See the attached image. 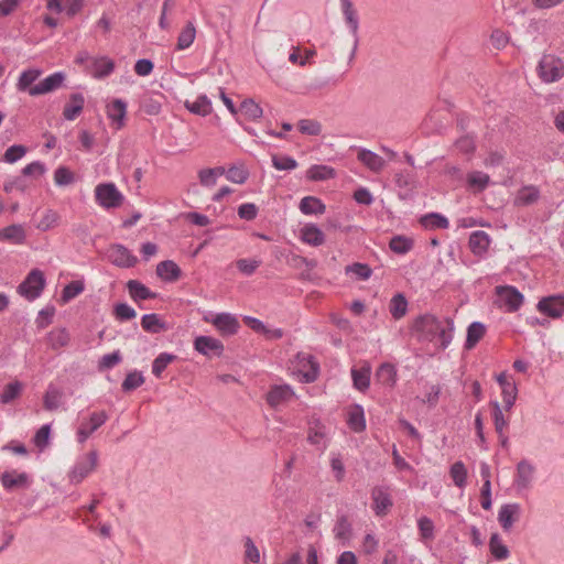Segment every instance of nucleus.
Instances as JSON below:
<instances>
[{"label": "nucleus", "instance_id": "f257e3e1", "mask_svg": "<svg viewBox=\"0 0 564 564\" xmlns=\"http://www.w3.org/2000/svg\"><path fill=\"white\" fill-rule=\"evenodd\" d=\"M413 332L416 334L417 340L434 343L438 340V346L446 349L453 340L454 321L446 317L438 319L433 314H423L417 316L413 322Z\"/></svg>", "mask_w": 564, "mask_h": 564}, {"label": "nucleus", "instance_id": "f03ea898", "mask_svg": "<svg viewBox=\"0 0 564 564\" xmlns=\"http://www.w3.org/2000/svg\"><path fill=\"white\" fill-rule=\"evenodd\" d=\"M538 76L545 84L558 82L564 77V62L552 54H544L536 67Z\"/></svg>", "mask_w": 564, "mask_h": 564}, {"label": "nucleus", "instance_id": "7ed1b4c3", "mask_svg": "<svg viewBox=\"0 0 564 564\" xmlns=\"http://www.w3.org/2000/svg\"><path fill=\"white\" fill-rule=\"evenodd\" d=\"M45 276L39 269H33L18 286V293L28 301L37 299L45 288Z\"/></svg>", "mask_w": 564, "mask_h": 564}, {"label": "nucleus", "instance_id": "20e7f679", "mask_svg": "<svg viewBox=\"0 0 564 564\" xmlns=\"http://www.w3.org/2000/svg\"><path fill=\"white\" fill-rule=\"evenodd\" d=\"M98 463L97 451H90L86 455L80 456L68 474L72 484H80L91 471L95 470Z\"/></svg>", "mask_w": 564, "mask_h": 564}, {"label": "nucleus", "instance_id": "39448f33", "mask_svg": "<svg viewBox=\"0 0 564 564\" xmlns=\"http://www.w3.org/2000/svg\"><path fill=\"white\" fill-rule=\"evenodd\" d=\"M95 196L97 203L104 208L119 207L123 202V195L113 183H102L96 186Z\"/></svg>", "mask_w": 564, "mask_h": 564}, {"label": "nucleus", "instance_id": "423d86ee", "mask_svg": "<svg viewBox=\"0 0 564 564\" xmlns=\"http://www.w3.org/2000/svg\"><path fill=\"white\" fill-rule=\"evenodd\" d=\"M107 420L108 414L106 411L93 412L87 419H83L76 433L78 443H85Z\"/></svg>", "mask_w": 564, "mask_h": 564}, {"label": "nucleus", "instance_id": "0eeeda50", "mask_svg": "<svg viewBox=\"0 0 564 564\" xmlns=\"http://www.w3.org/2000/svg\"><path fill=\"white\" fill-rule=\"evenodd\" d=\"M340 7L344 14V19L346 24L348 25L351 35L354 36V46L349 56L351 61L357 52L359 37H358V29H359V19L356 9L351 0H340Z\"/></svg>", "mask_w": 564, "mask_h": 564}, {"label": "nucleus", "instance_id": "6e6552de", "mask_svg": "<svg viewBox=\"0 0 564 564\" xmlns=\"http://www.w3.org/2000/svg\"><path fill=\"white\" fill-rule=\"evenodd\" d=\"M194 349L207 358H213L220 357L225 347L219 339L202 335L194 339Z\"/></svg>", "mask_w": 564, "mask_h": 564}, {"label": "nucleus", "instance_id": "1a4fd4ad", "mask_svg": "<svg viewBox=\"0 0 564 564\" xmlns=\"http://www.w3.org/2000/svg\"><path fill=\"white\" fill-rule=\"evenodd\" d=\"M0 482L7 491H17L28 489L32 481L24 471L7 470L1 474Z\"/></svg>", "mask_w": 564, "mask_h": 564}, {"label": "nucleus", "instance_id": "9d476101", "mask_svg": "<svg viewBox=\"0 0 564 564\" xmlns=\"http://www.w3.org/2000/svg\"><path fill=\"white\" fill-rule=\"evenodd\" d=\"M372 509L378 517H383L392 507L390 489L387 486H376L371 490Z\"/></svg>", "mask_w": 564, "mask_h": 564}, {"label": "nucleus", "instance_id": "9b49d317", "mask_svg": "<svg viewBox=\"0 0 564 564\" xmlns=\"http://www.w3.org/2000/svg\"><path fill=\"white\" fill-rule=\"evenodd\" d=\"M536 308L540 313L551 317V318H560L564 315V295H551L541 299Z\"/></svg>", "mask_w": 564, "mask_h": 564}, {"label": "nucleus", "instance_id": "f8f14e48", "mask_svg": "<svg viewBox=\"0 0 564 564\" xmlns=\"http://www.w3.org/2000/svg\"><path fill=\"white\" fill-rule=\"evenodd\" d=\"M496 290L507 312L513 313L521 307L523 295L514 286H497Z\"/></svg>", "mask_w": 564, "mask_h": 564}, {"label": "nucleus", "instance_id": "ddd939ff", "mask_svg": "<svg viewBox=\"0 0 564 564\" xmlns=\"http://www.w3.org/2000/svg\"><path fill=\"white\" fill-rule=\"evenodd\" d=\"M111 263L119 268H132L137 264L138 258L123 245L116 243L109 249Z\"/></svg>", "mask_w": 564, "mask_h": 564}, {"label": "nucleus", "instance_id": "4468645a", "mask_svg": "<svg viewBox=\"0 0 564 564\" xmlns=\"http://www.w3.org/2000/svg\"><path fill=\"white\" fill-rule=\"evenodd\" d=\"M535 467L527 459H522L517 465L513 485L518 490L529 489L533 481Z\"/></svg>", "mask_w": 564, "mask_h": 564}, {"label": "nucleus", "instance_id": "2eb2a0df", "mask_svg": "<svg viewBox=\"0 0 564 564\" xmlns=\"http://www.w3.org/2000/svg\"><path fill=\"white\" fill-rule=\"evenodd\" d=\"M294 397V391L289 384H275L270 388L265 400L271 408H276L289 402Z\"/></svg>", "mask_w": 564, "mask_h": 564}, {"label": "nucleus", "instance_id": "dca6fc26", "mask_svg": "<svg viewBox=\"0 0 564 564\" xmlns=\"http://www.w3.org/2000/svg\"><path fill=\"white\" fill-rule=\"evenodd\" d=\"M65 80V74L56 72L51 74L30 89V96L44 95L59 88Z\"/></svg>", "mask_w": 564, "mask_h": 564}, {"label": "nucleus", "instance_id": "f3484780", "mask_svg": "<svg viewBox=\"0 0 564 564\" xmlns=\"http://www.w3.org/2000/svg\"><path fill=\"white\" fill-rule=\"evenodd\" d=\"M107 116L111 121V126L116 130H120L124 126L127 102L119 98L113 99L107 105Z\"/></svg>", "mask_w": 564, "mask_h": 564}, {"label": "nucleus", "instance_id": "a211bd4d", "mask_svg": "<svg viewBox=\"0 0 564 564\" xmlns=\"http://www.w3.org/2000/svg\"><path fill=\"white\" fill-rule=\"evenodd\" d=\"M376 381L389 389H393L398 381V369L393 364H381L375 373Z\"/></svg>", "mask_w": 564, "mask_h": 564}, {"label": "nucleus", "instance_id": "6ab92c4d", "mask_svg": "<svg viewBox=\"0 0 564 564\" xmlns=\"http://www.w3.org/2000/svg\"><path fill=\"white\" fill-rule=\"evenodd\" d=\"M520 511L521 508L518 503H506L500 507L498 521L505 531H510L514 522L519 520Z\"/></svg>", "mask_w": 564, "mask_h": 564}, {"label": "nucleus", "instance_id": "aec40b11", "mask_svg": "<svg viewBox=\"0 0 564 564\" xmlns=\"http://www.w3.org/2000/svg\"><path fill=\"white\" fill-rule=\"evenodd\" d=\"M212 323L225 336L235 335L239 329L238 319L229 313L217 314Z\"/></svg>", "mask_w": 564, "mask_h": 564}, {"label": "nucleus", "instance_id": "412c9836", "mask_svg": "<svg viewBox=\"0 0 564 564\" xmlns=\"http://www.w3.org/2000/svg\"><path fill=\"white\" fill-rule=\"evenodd\" d=\"M83 6H84L83 0H48L47 1L48 10L55 11L57 13L65 11L69 18L75 17L83 9Z\"/></svg>", "mask_w": 564, "mask_h": 564}, {"label": "nucleus", "instance_id": "4be33fe9", "mask_svg": "<svg viewBox=\"0 0 564 564\" xmlns=\"http://www.w3.org/2000/svg\"><path fill=\"white\" fill-rule=\"evenodd\" d=\"M300 239L312 247H319L325 242L324 232L315 224H305L300 230Z\"/></svg>", "mask_w": 564, "mask_h": 564}, {"label": "nucleus", "instance_id": "5701e85b", "mask_svg": "<svg viewBox=\"0 0 564 564\" xmlns=\"http://www.w3.org/2000/svg\"><path fill=\"white\" fill-rule=\"evenodd\" d=\"M470 251L477 256L482 257L487 253L489 245H490V237L487 232L482 230H477L471 232L468 241Z\"/></svg>", "mask_w": 564, "mask_h": 564}, {"label": "nucleus", "instance_id": "b1692460", "mask_svg": "<svg viewBox=\"0 0 564 564\" xmlns=\"http://www.w3.org/2000/svg\"><path fill=\"white\" fill-rule=\"evenodd\" d=\"M540 198V189L534 185L522 186L514 197V206L524 207L535 204Z\"/></svg>", "mask_w": 564, "mask_h": 564}, {"label": "nucleus", "instance_id": "393cba45", "mask_svg": "<svg viewBox=\"0 0 564 564\" xmlns=\"http://www.w3.org/2000/svg\"><path fill=\"white\" fill-rule=\"evenodd\" d=\"M130 297L134 302L156 299L158 294L138 280H129L126 284Z\"/></svg>", "mask_w": 564, "mask_h": 564}, {"label": "nucleus", "instance_id": "a878e982", "mask_svg": "<svg viewBox=\"0 0 564 564\" xmlns=\"http://www.w3.org/2000/svg\"><path fill=\"white\" fill-rule=\"evenodd\" d=\"M156 274L165 282H175L180 279L182 271L174 261L164 260L156 265Z\"/></svg>", "mask_w": 564, "mask_h": 564}, {"label": "nucleus", "instance_id": "bb28decb", "mask_svg": "<svg viewBox=\"0 0 564 564\" xmlns=\"http://www.w3.org/2000/svg\"><path fill=\"white\" fill-rule=\"evenodd\" d=\"M85 98L82 94L75 93L69 96V101L64 106L63 117L66 120H75L83 111Z\"/></svg>", "mask_w": 564, "mask_h": 564}, {"label": "nucleus", "instance_id": "cd10ccee", "mask_svg": "<svg viewBox=\"0 0 564 564\" xmlns=\"http://www.w3.org/2000/svg\"><path fill=\"white\" fill-rule=\"evenodd\" d=\"M184 107L189 112L202 117H206L213 111L212 100L206 95H199L194 101L186 100Z\"/></svg>", "mask_w": 564, "mask_h": 564}, {"label": "nucleus", "instance_id": "c85d7f7f", "mask_svg": "<svg viewBox=\"0 0 564 564\" xmlns=\"http://www.w3.org/2000/svg\"><path fill=\"white\" fill-rule=\"evenodd\" d=\"M347 424L356 433L366 430V419L364 408L360 404H354L348 411Z\"/></svg>", "mask_w": 564, "mask_h": 564}, {"label": "nucleus", "instance_id": "c756f323", "mask_svg": "<svg viewBox=\"0 0 564 564\" xmlns=\"http://www.w3.org/2000/svg\"><path fill=\"white\" fill-rule=\"evenodd\" d=\"M358 160L372 172H380L384 167V160L377 153L361 149L357 155Z\"/></svg>", "mask_w": 564, "mask_h": 564}, {"label": "nucleus", "instance_id": "7c9ffc66", "mask_svg": "<svg viewBox=\"0 0 564 564\" xmlns=\"http://www.w3.org/2000/svg\"><path fill=\"white\" fill-rule=\"evenodd\" d=\"M141 326L151 334H159L167 329L166 323L155 313L144 314L141 318Z\"/></svg>", "mask_w": 564, "mask_h": 564}, {"label": "nucleus", "instance_id": "2f4dec72", "mask_svg": "<svg viewBox=\"0 0 564 564\" xmlns=\"http://www.w3.org/2000/svg\"><path fill=\"white\" fill-rule=\"evenodd\" d=\"M62 399L63 391L53 383H50L43 397L44 409L47 411L57 410L62 404Z\"/></svg>", "mask_w": 564, "mask_h": 564}, {"label": "nucleus", "instance_id": "473e14b6", "mask_svg": "<svg viewBox=\"0 0 564 564\" xmlns=\"http://www.w3.org/2000/svg\"><path fill=\"white\" fill-rule=\"evenodd\" d=\"M486 334V326L480 322H473L467 327L465 349H473Z\"/></svg>", "mask_w": 564, "mask_h": 564}, {"label": "nucleus", "instance_id": "72a5a7b5", "mask_svg": "<svg viewBox=\"0 0 564 564\" xmlns=\"http://www.w3.org/2000/svg\"><path fill=\"white\" fill-rule=\"evenodd\" d=\"M371 369L369 366L361 367L359 369H351V379L354 387L365 392L370 386Z\"/></svg>", "mask_w": 564, "mask_h": 564}, {"label": "nucleus", "instance_id": "f704fd0d", "mask_svg": "<svg viewBox=\"0 0 564 564\" xmlns=\"http://www.w3.org/2000/svg\"><path fill=\"white\" fill-rule=\"evenodd\" d=\"M325 209L323 202L314 196H305L300 202V210L304 215H321L325 213Z\"/></svg>", "mask_w": 564, "mask_h": 564}, {"label": "nucleus", "instance_id": "c9c22d12", "mask_svg": "<svg viewBox=\"0 0 564 564\" xmlns=\"http://www.w3.org/2000/svg\"><path fill=\"white\" fill-rule=\"evenodd\" d=\"M489 405L491 408L495 431L497 434H501V432L506 431L509 425V420L503 414L505 409L498 401H490Z\"/></svg>", "mask_w": 564, "mask_h": 564}, {"label": "nucleus", "instance_id": "e433bc0d", "mask_svg": "<svg viewBox=\"0 0 564 564\" xmlns=\"http://www.w3.org/2000/svg\"><path fill=\"white\" fill-rule=\"evenodd\" d=\"M69 340L70 336L66 328L52 329L47 334V341L53 350H58L67 346Z\"/></svg>", "mask_w": 564, "mask_h": 564}, {"label": "nucleus", "instance_id": "4c0bfd02", "mask_svg": "<svg viewBox=\"0 0 564 564\" xmlns=\"http://www.w3.org/2000/svg\"><path fill=\"white\" fill-rule=\"evenodd\" d=\"M115 69V62L106 56L93 61V75L96 78H105Z\"/></svg>", "mask_w": 564, "mask_h": 564}, {"label": "nucleus", "instance_id": "58836bf2", "mask_svg": "<svg viewBox=\"0 0 564 564\" xmlns=\"http://www.w3.org/2000/svg\"><path fill=\"white\" fill-rule=\"evenodd\" d=\"M196 37V28L192 21H188L177 36L176 50L188 48Z\"/></svg>", "mask_w": 564, "mask_h": 564}, {"label": "nucleus", "instance_id": "ea45409f", "mask_svg": "<svg viewBox=\"0 0 564 564\" xmlns=\"http://www.w3.org/2000/svg\"><path fill=\"white\" fill-rule=\"evenodd\" d=\"M335 170L328 165L315 164L312 165L307 172L306 177L311 181H326L335 177Z\"/></svg>", "mask_w": 564, "mask_h": 564}, {"label": "nucleus", "instance_id": "a19ab883", "mask_svg": "<svg viewBox=\"0 0 564 564\" xmlns=\"http://www.w3.org/2000/svg\"><path fill=\"white\" fill-rule=\"evenodd\" d=\"M420 224L426 229H446L448 219L441 214L430 213L420 218Z\"/></svg>", "mask_w": 564, "mask_h": 564}, {"label": "nucleus", "instance_id": "79ce46f5", "mask_svg": "<svg viewBox=\"0 0 564 564\" xmlns=\"http://www.w3.org/2000/svg\"><path fill=\"white\" fill-rule=\"evenodd\" d=\"M389 311L394 319H401L408 312V300L402 293H397L390 301Z\"/></svg>", "mask_w": 564, "mask_h": 564}, {"label": "nucleus", "instance_id": "37998d69", "mask_svg": "<svg viewBox=\"0 0 564 564\" xmlns=\"http://www.w3.org/2000/svg\"><path fill=\"white\" fill-rule=\"evenodd\" d=\"M489 550L491 555L498 561L508 558L510 554L508 546L503 544L498 533L491 534L489 540Z\"/></svg>", "mask_w": 564, "mask_h": 564}, {"label": "nucleus", "instance_id": "c03bdc74", "mask_svg": "<svg viewBox=\"0 0 564 564\" xmlns=\"http://www.w3.org/2000/svg\"><path fill=\"white\" fill-rule=\"evenodd\" d=\"M41 74L42 72L35 68L22 72L17 84L18 90L28 91L30 94V89L34 86L33 83L37 80Z\"/></svg>", "mask_w": 564, "mask_h": 564}, {"label": "nucleus", "instance_id": "a18cd8bd", "mask_svg": "<svg viewBox=\"0 0 564 564\" xmlns=\"http://www.w3.org/2000/svg\"><path fill=\"white\" fill-rule=\"evenodd\" d=\"M240 111L243 113V116L251 120L256 121L260 119L263 115V110L260 107L259 104H257L253 99L248 98L245 99L240 105Z\"/></svg>", "mask_w": 564, "mask_h": 564}, {"label": "nucleus", "instance_id": "49530a36", "mask_svg": "<svg viewBox=\"0 0 564 564\" xmlns=\"http://www.w3.org/2000/svg\"><path fill=\"white\" fill-rule=\"evenodd\" d=\"M177 359L176 355L170 352H161L152 362V373L156 378H161L166 367Z\"/></svg>", "mask_w": 564, "mask_h": 564}, {"label": "nucleus", "instance_id": "de8ad7c7", "mask_svg": "<svg viewBox=\"0 0 564 564\" xmlns=\"http://www.w3.org/2000/svg\"><path fill=\"white\" fill-rule=\"evenodd\" d=\"M85 290V285L83 281L76 280L66 284L61 294L62 303L66 304L70 302L73 299L82 294Z\"/></svg>", "mask_w": 564, "mask_h": 564}, {"label": "nucleus", "instance_id": "09e8293b", "mask_svg": "<svg viewBox=\"0 0 564 564\" xmlns=\"http://www.w3.org/2000/svg\"><path fill=\"white\" fill-rule=\"evenodd\" d=\"M0 239L22 243L25 239V232L21 225H10L0 231Z\"/></svg>", "mask_w": 564, "mask_h": 564}, {"label": "nucleus", "instance_id": "8fccbe9b", "mask_svg": "<svg viewBox=\"0 0 564 564\" xmlns=\"http://www.w3.org/2000/svg\"><path fill=\"white\" fill-rule=\"evenodd\" d=\"M451 478L458 488H464L467 484V469L463 462H455L449 469Z\"/></svg>", "mask_w": 564, "mask_h": 564}, {"label": "nucleus", "instance_id": "3c124183", "mask_svg": "<svg viewBox=\"0 0 564 564\" xmlns=\"http://www.w3.org/2000/svg\"><path fill=\"white\" fill-rule=\"evenodd\" d=\"M325 438H326L325 426L319 421H315L310 426L307 441L313 445L325 446Z\"/></svg>", "mask_w": 564, "mask_h": 564}, {"label": "nucleus", "instance_id": "603ef678", "mask_svg": "<svg viewBox=\"0 0 564 564\" xmlns=\"http://www.w3.org/2000/svg\"><path fill=\"white\" fill-rule=\"evenodd\" d=\"M334 534L338 540H348L351 535V523L346 514L337 518Z\"/></svg>", "mask_w": 564, "mask_h": 564}, {"label": "nucleus", "instance_id": "864d4df0", "mask_svg": "<svg viewBox=\"0 0 564 564\" xmlns=\"http://www.w3.org/2000/svg\"><path fill=\"white\" fill-rule=\"evenodd\" d=\"M143 383H144V377H143L142 372L134 370V371L129 372L126 376V378L121 384V389L124 392H130V391H133L137 388L141 387Z\"/></svg>", "mask_w": 564, "mask_h": 564}, {"label": "nucleus", "instance_id": "5fc2aeb1", "mask_svg": "<svg viewBox=\"0 0 564 564\" xmlns=\"http://www.w3.org/2000/svg\"><path fill=\"white\" fill-rule=\"evenodd\" d=\"M345 271L347 274H354L359 281H366L372 274V269L368 264L360 262H355L350 265H347Z\"/></svg>", "mask_w": 564, "mask_h": 564}, {"label": "nucleus", "instance_id": "6e6d98bb", "mask_svg": "<svg viewBox=\"0 0 564 564\" xmlns=\"http://www.w3.org/2000/svg\"><path fill=\"white\" fill-rule=\"evenodd\" d=\"M389 247L394 253L404 254L412 249L413 242L406 237L394 236L391 238Z\"/></svg>", "mask_w": 564, "mask_h": 564}, {"label": "nucleus", "instance_id": "4d7b16f0", "mask_svg": "<svg viewBox=\"0 0 564 564\" xmlns=\"http://www.w3.org/2000/svg\"><path fill=\"white\" fill-rule=\"evenodd\" d=\"M518 389L514 382L501 388L505 411L509 412L516 403Z\"/></svg>", "mask_w": 564, "mask_h": 564}, {"label": "nucleus", "instance_id": "13d9d810", "mask_svg": "<svg viewBox=\"0 0 564 564\" xmlns=\"http://www.w3.org/2000/svg\"><path fill=\"white\" fill-rule=\"evenodd\" d=\"M272 165L279 171H292L297 167V162L289 155L273 154L271 156Z\"/></svg>", "mask_w": 564, "mask_h": 564}, {"label": "nucleus", "instance_id": "bf43d9fd", "mask_svg": "<svg viewBox=\"0 0 564 564\" xmlns=\"http://www.w3.org/2000/svg\"><path fill=\"white\" fill-rule=\"evenodd\" d=\"M22 391V384L19 381L8 383L3 391L0 393V401L4 404L10 403L17 399Z\"/></svg>", "mask_w": 564, "mask_h": 564}, {"label": "nucleus", "instance_id": "052dcab7", "mask_svg": "<svg viewBox=\"0 0 564 564\" xmlns=\"http://www.w3.org/2000/svg\"><path fill=\"white\" fill-rule=\"evenodd\" d=\"M113 315L117 321L126 322L133 319L137 316V312L127 303H117L113 307Z\"/></svg>", "mask_w": 564, "mask_h": 564}, {"label": "nucleus", "instance_id": "680f3d73", "mask_svg": "<svg viewBox=\"0 0 564 564\" xmlns=\"http://www.w3.org/2000/svg\"><path fill=\"white\" fill-rule=\"evenodd\" d=\"M303 361H306L310 366V369L303 372V380L306 383L314 382L319 373V364L315 360V358L311 355L303 356Z\"/></svg>", "mask_w": 564, "mask_h": 564}, {"label": "nucleus", "instance_id": "e2e57ef3", "mask_svg": "<svg viewBox=\"0 0 564 564\" xmlns=\"http://www.w3.org/2000/svg\"><path fill=\"white\" fill-rule=\"evenodd\" d=\"M301 133L307 135H319L322 132V124L312 119H302L297 123Z\"/></svg>", "mask_w": 564, "mask_h": 564}, {"label": "nucleus", "instance_id": "0e129e2a", "mask_svg": "<svg viewBox=\"0 0 564 564\" xmlns=\"http://www.w3.org/2000/svg\"><path fill=\"white\" fill-rule=\"evenodd\" d=\"M489 180L490 178L488 174L479 171L469 173L467 177L469 186L477 188V191L485 189L489 183Z\"/></svg>", "mask_w": 564, "mask_h": 564}, {"label": "nucleus", "instance_id": "69168bd1", "mask_svg": "<svg viewBox=\"0 0 564 564\" xmlns=\"http://www.w3.org/2000/svg\"><path fill=\"white\" fill-rule=\"evenodd\" d=\"M245 545V560L249 561L253 564H258L260 562V552L253 540L250 536H245L243 539Z\"/></svg>", "mask_w": 564, "mask_h": 564}, {"label": "nucleus", "instance_id": "338daca9", "mask_svg": "<svg viewBox=\"0 0 564 564\" xmlns=\"http://www.w3.org/2000/svg\"><path fill=\"white\" fill-rule=\"evenodd\" d=\"M54 181L58 186H67L75 181V176L66 166H58L54 172Z\"/></svg>", "mask_w": 564, "mask_h": 564}, {"label": "nucleus", "instance_id": "774afa93", "mask_svg": "<svg viewBox=\"0 0 564 564\" xmlns=\"http://www.w3.org/2000/svg\"><path fill=\"white\" fill-rule=\"evenodd\" d=\"M121 360H122V356H121L120 350H116L111 354L104 355L98 362V369H99V371L111 369L115 366H117L118 364H120Z\"/></svg>", "mask_w": 564, "mask_h": 564}]
</instances>
